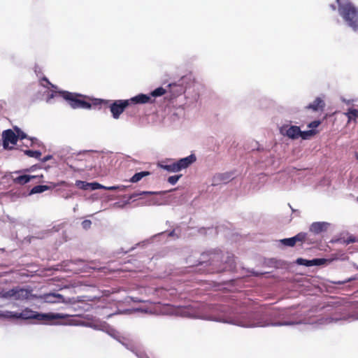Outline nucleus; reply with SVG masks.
<instances>
[{
    "mask_svg": "<svg viewBox=\"0 0 358 358\" xmlns=\"http://www.w3.org/2000/svg\"><path fill=\"white\" fill-rule=\"evenodd\" d=\"M176 314L182 317L211 320L243 328L292 326L302 323L301 321H284L270 323L263 322L256 313L250 309L238 306L210 305L208 307V313H203L196 307L189 306L178 308L176 310Z\"/></svg>",
    "mask_w": 358,
    "mask_h": 358,
    "instance_id": "1",
    "label": "nucleus"
},
{
    "mask_svg": "<svg viewBox=\"0 0 358 358\" xmlns=\"http://www.w3.org/2000/svg\"><path fill=\"white\" fill-rule=\"evenodd\" d=\"M331 9L335 11L338 9L339 15L345 23L354 31L358 30V7L349 1L336 0L335 3L329 5Z\"/></svg>",
    "mask_w": 358,
    "mask_h": 358,
    "instance_id": "2",
    "label": "nucleus"
},
{
    "mask_svg": "<svg viewBox=\"0 0 358 358\" xmlns=\"http://www.w3.org/2000/svg\"><path fill=\"white\" fill-rule=\"evenodd\" d=\"M66 315L57 313H38L29 308H24L21 312H18V320H36L42 322L45 324H57L53 321L59 319H64Z\"/></svg>",
    "mask_w": 358,
    "mask_h": 358,
    "instance_id": "3",
    "label": "nucleus"
},
{
    "mask_svg": "<svg viewBox=\"0 0 358 358\" xmlns=\"http://www.w3.org/2000/svg\"><path fill=\"white\" fill-rule=\"evenodd\" d=\"M196 159V156L192 154L176 161L169 159L166 162H162L159 164V166L168 172L176 173L189 167Z\"/></svg>",
    "mask_w": 358,
    "mask_h": 358,
    "instance_id": "4",
    "label": "nucleus"
},
{
    "mask_svg": "<svg viewBox=\"0 0 358 358\" xmlns=\"http://www.w3.org/2000/svg\"><path fill=\"white\" fill-rule=\"evenodd\" d=\"M0 296L5 299L15 300L20 301H28L36 298L32 294L31 288H24L20 286L15 287L8 290L0 292Z\"/></svg>",
    "mask_w": 358,
    "mask_h": 358,
    "instance_id": "5",
    "label": "nucleus"
},
{
    "mask_svg": "<svg viewBox=\"0 0 358 358\" xmlns=\"http://www.w3.org/2000/svg\"><path fill=\"white\" fill-rule=\"evenodd\" d=\"M97 101L99 103L108 105L112 116L115 120L119 119L120 115L129 106L127 99H118L113 101L106 99H98Z\"/></svg>",
    "mask_w": 358,
    "mask_h": 358,
    "instance_id": "6",
    "label": "nucleus"
},
{
    "mask_svg": "<svg viewBox=\"0 0 358 358\" xmlns=\"http://www.w3.org/2000/svg\"><path fill=\"white\" fill-rule=\"evenodd\" d=\"M62 98L69 101V104L73 108L91 109L92 104L85 100L80 99L81 94L71 93L69 92H62Z\"/></svg>",
    "mask_w": 358,
    "mask_h": 358,
    "instance_id": "7",
    "label": "nucleus"
},
{
    "mask_svg": "<svg viewBox=\"0 0 358 358\" xmlns=\"http://www.w3.org/2000/svg\"><path fill=\"white\" fill-rule=\"evenodd\" d=\"M280 131L282 135L292 140L297 139L301 134L300 127L295 125H283L280 127Z\"/></svg>",
    "mask_w": 358,
    "mask_h": 358,
    "instance_id": "8",
    "label": "nucleus"
},
{
    "mask_svg": "<svg viewBox=\"0 0 358 358\" xmlns=\"http://www.w3.org/2000/svg\"><path fill=\"white\" fill-rule=\"evenodd\" d=\"M3 146L4 149L10 148L9 143L15 145L17 141V136L12 129H6L2 133Z\"/></svg>",
    "mask_w": 358,
    "mask_h": 358,
    "instance_id": "9",
    "label": "nucleus"
},
{
    "mask_svg": "<svg viewBox=\"0 0 358 358\" xmlns=\"http://www.w3.org/2000/svg\"><path fill=\"white\" fill-rule=\"evenodd\" d=\"M129 103L130 104H145L147 103H152L154 99H152V96L145 94H138L129 99Z\"/></svg>",
    "mask_w": 358,
    "mask_h": 358,
    "instance_id": "10",
    "label": "nucleus"
},
{
    "mask_svg": "<svg viewBox=\"0 0 358 358\" xmlns=\"http://www.w3.org/2000/svg\"><path fill=\"white\" fill-rule=\"evenodd\" d=\"M41 298L43 299L45 302L50 303L65 302L64 296L57 293H48L41 296Z\"/></svg>",
    "mask_w": 358,
    "mask_h": 358,
    "instance_id": "11",
    "label": "nucleus"
},
{
    "mask_svg": "<svg viewBox=\"0 0 358 358\" xmlns=\"http://www.w3.org/2000/svg\"><path fill=\"white\" fill-rule=\"evenodd\" d=\"M329 223L326 222H315L310 227V231L315 234H320L327 230Z\"/></svg>",
    "mask_w": 358,
    "mask_h": 358,
    "instance_id": "12",
    "label": "nucleus"
},
{
    "mask_svg": "<svg viewBox=\"0 0 358 358\" xmlns=\"http://www.w3.org/2000/svg\"><path fill=\"white\" fill-rule=\"evenodd\" d=\"M289 308L282 309L279 311H273L268 316L271 318H280V319H285L291 317L292 315V313L289 312Z\"/></svg>",
    "mask_w": 358,
    "mask_h": 358,
    "instance_id": "13",
    "label": "nucleus"
},
{
    "mask_svg": "<svg viewBox=\"0 0 358 358\" xmlns=\"http://www.w3.org/2000/svg\"><path fill=\"white\" fill-rule=\"evenodd\" d=\"M324 101L321 98L317 97L313 103L308 104L306 108L307 109H311L313 111H317L320 109H322L324 107Z\"/></svg>",
    "mask_w": 358,
    "mask_h": 358,
    "instance_id": "14",
    "label": "nucleus"
},
{
    "mask_svg": "<svg viewBox=\"0 0 358 358\" xmlns=\"http://www.w3.org/2000/svg\"><path fill=\"white\" fill-rule=\"evenodd\" d=\"M35 176L22 175L14 179V182L17 184L24 185L30 182L31 179L36 178Z\"/></svg>",
    "mask_w": 358,
    "mask_h": 358,
    "instance_id": "15",
    "label": "nucleus"
},
{
    "mask_svg": "<svg viewBox=\"0 0 358 358\" xmlns=\"http://www.w3.org/2000/svg\"><path fill=\"white\" fill-rule=\"evenodd\" d=\"M344 114L348 117V122L355 120L358 117V110L355 108H349Z\"/></svg>",
    "mask_w": 358,
    "mask_h": 358,
    "instance_id": "16",
    "label": "nucleus"
},
{
    "mask_svg": "<svg viewBox=\"0 0 358 358\" xmlns=\"http://www.w3.org/2000/svg\"><path fill=\"white\" fill-rule=\"evenodd\" d=\"M150 175L149 171H141L135 173L130 179V182H137L140 181L143 177Z\"/></svg>",
    "mask_w": 358,
    "mask_h": 358,
    "instance_id": "17",
    "label": "nucleus"
},
{
    "mask_svg": "<svg viewBox=\"0 0 358 358\" xmlns=\"http://www.w3.org/2000/svg\"><path fill=\"white\" fill-rule=\"evenodd\" d=\"M49 189V187L47 186V185H36L35 187H34L31 191H30V194H38V193H42L46 190Z\"/></svg>",
    "mask_w": 358,
    "mask_h": 358,
    "instance_id": "18",
    "label": "nucleus"
},
{
    "mask_svg": "<svg viewBox=\"0 0 358 358\" xmlns=\"http://www.w3.org/2000/svg\"><path fill=\"white\" fill-rule=\"evenodd\" d=\"M279 243L284 246L293 247L296 243L293 237L279 240Z\"/></svg>",
    "mask_w": 358,
    "mask_h": 358,
    "instance_id": "19",
    "label": "nucleus"
},
{
    "mask_svg": "<svg viewBox=\"0 0 358 358\" xmlns=\"http://www.w3.org/2000/svg\"><path fill=\"white\" fill-rule=\"evenodd\" d=\"M63 91H55V90H51L48 92L46 101L48 103H51V100L54 99L55 97L57 96L58 95L61 96L62 97V92Z\"/></svg>",
    "mask_w": 358,
    "mask_h": 358,
    "instance_id": "20",
    "label": "nucleus"
},
{
    "mask_svg": "<svg viewBox=\"0 0 358 358\" xmlns=\"http://www.w3.org/2000/svg\"><path fill=\"white\" fill-rule=\"evenodd\" d=\"M166 93V90L162 87H157L150 94V96H152V98L161 96Z\"/></svg>",
    "mask_w": 358,
    "mask_h": 358,
    "instance_id": "21",
    "label": "nucleus"
},
{
    "mask_svg": "<svg viewBox=\"0 0 358 358\" xmlns=\"http://www.w3.org/2000/svg\"><path fill=\"white\" fill-rule=\"evenodd\" d=\"M90 182H87L82 181V180H76V186L80 189H83V190L90 189Z\"/></svg>",
    "mask_w": 358,
    "mask_h": 358,
    "instance_id": "22",
    "label": "nucleus"
},
{
    "mask_svg": "<svg viewBox=\"0 0 358 358\" xmlns=\"http://www.w3.org/2000/svg\"><path fill=\"white\" fill-rule=\"evenodd\" d=\"M315 131L313 129H310L308 131H301V134L299 137H301L303 140L309 139L311 136L315 135Z\"/></svg>",
    "mask_w": 358,
    "mask_h": 358,
    "instance_id": "23",
    "label": "nucleus"
},
{
    "mask_svg": "<svg viewBox=\"0 0 358 358\" xmlns=\"http://www.w3.org/2000/svg\"><path fill=\"white\" fill-rule=\"evenodd\" d=\"M2 315L6 318L18 320V312L7 310L3 312Z\"/></svg>",
    "mask_w": 358,
    "mask_h": 358,
    "instance_id": "24",
    "label": "nucleus"
},
{
    "mask_svg": "<svg viewBox=\"0 0 358 358\" xmlns=\"http://www.w3.org/2000/svg\"><path fill=\"white\" fill-rule=\"evenodd\" d=\"M25 155L30 157L38 159L41 156V152L38 150H27L24 151Z\"/></svg>",
    "mask_w": 358,
    "mask_h": 358,
    "instance_id": "25",
    "label": "nucleus"
},
{
    "mask_svg": "<svg viewBox=\"0 0 358 358\" xmlns=\"http://www.w3.org/2000/svg\"><path fill=\"white\" fill-rule=\"evenodd\" d=\"M158 194V192H157L141 191L139 192H135V193L132 194L130 196V199L136 198L137 196H143V195L148 196V195H154V194Z\"/></svg>",
    "mask_w": 358,
    "mask_h": 358,
    "instance_id": "26",
    "label": "nucleus"
},
{
    "mask_svg": "<svg viewBox=\"0 0 358 358\" xmlns=\"http://www.w3.org/2000/svg\"><path fill=\"white\" fill-rule=\"evenodd\" d=\"M296 262L299 265H303V266H313L312 259L308 260V259H305L303 258H298L296 259Z\"/></svg>",
    "mask_w": 358,
    "mask_h": 358,
    "instance_id": "27",
    "label": "nucleus"
},
{
    "mask_svg": "<svg viewBox=\"0 0 358 358\" xmlns=\"http://www.w3.org/2000/svg\"><path fill=\"white\" fill-rule=\"evenodd\" d=\"M307 234L306 233H299L296 236H293L295 243L304 242L306 239Z\"/></svg>",
    "mask_w": 358,
    "mask_h": 358,
    "instance_id": "28",
    "label": "nucleus"
},
{
    "mask_svg": "<svg viewBox=\"0 0 358 358\" xmlns=\"http://www.w3.org/2000/svg\"><path fill=\"white\" fill-rule=\"evenodd\" d=\"M226 262L229 266V270H234L236 268L235 260H234V256H228L227 260L226 261Z\"/></svg>",
    "mask_w": 358,
    "mask_h": 358,
    "instance_id": "29",
    "label": "nucleus"
},
{
    "mask_svg": "<svg viewBox=\"0 0 358 358\" xmlns=\"http://www.w3.org/2000/svg\"><path fill=\"white\" fill-rule=\"evenodd\" d=\"M219 178L224 182L233 178L232 174L230 173H222L218 176Z\"/></svg>",
    "mask_w": 358,
    "mask_h": 358,
    "instance_id": "30",
    "label": "nucleus"
},
{
    "mask_svg": "<svg viewBox=\"0 0 358 358\" xmlns=\"http://www.w3.org/2000/svg\"><path fill=\"white\" fill-rule=\"evenodd\" d=\"M108 334H109L113 338H115L116 340L119 341V336L118 333L113 328L108 327L107 329L106 330Z\"/></svg>",
    "mask_w": 358,
    "mask_h": 358,
    "instance_id": "31",
    "label": "nucleus"
},
{
    "mask_svg": "<svg viewBox=\"0 0 358 358\" xmlns=\"http://www.w3.org/2000/svg\"><path fill=\"white\" fill-rule=\"evenodd\" d=\"M341 100L343 103H344L346 105H351L353 103L358 101V99L356 97L351 98V99H347L345 97L341 96Z\"/></svg>",
    "mask_w": 358,
    "mask_h": 358,
    "instance_id": "32",
    "label": "nucleus"
},
{
    "mask_svg": "<svg viewBox=\"0 0 358 358\" xmlns=\"http://www.w3.org/2000/svg\"><path fill=\"white\" fill-rule=\"evenodd\" d=\"M41 85H42L43 87H45L48 88V89H49V88H50L49 87H52V88H56V87H55L54 85H52V83H51L48 80V78H47L46 77H43V78H42V80H41Z\"/></svg>",
    "mask_w": 358,
    "mask_h": 358,
    "instance_id": "33",
    "label": "nucleus"
},
{
    "mask_svg": "<svg viewBox=\"0 0 358 358\" xmlns=\"http://www.w3.org/2000/svg\"><path fill=\"white\" fill-rule=\"evenodd\" d=\"M15 131H16L15 134L17 136V139L18 138H20V139H26V138H27V134L24 132H23L22 130H20L19 128L15 127Z\"/></svg>",
    "mask_w": 358,
    "mask_h": 358,
    "instance_id": "34",
    "label": "nucleus"
},
{
    "mask_svg": "<svg viewBox=\"0 0 358 358\" xmlns=\"http://www.w3.org/2000/svg\"><path fill=\"white\" fill-rule=\"evenodd\" d=\"M181 177V175H174L168 178V182L171 185H175Z\"/></svg>",
    "mask_w": 358,
    "mask_h": 358,
    "instance_id": "35",
    "label": "nucleus"
},
{
    "mask_svg": "<svg viewBox=\"0 0 358 358\" xmlns=\"http://www.w3.org/2000/svg\"><path fill=\"white\" fill-rule=\"evenodd\" d=\"M103 188H105V186H103L96 182H90V189H91V190H95V189H103Z\"/></svg>",
    "mask_w": 358,
    "mask_h": 358,
    "instance_id": "36",
    "label": "nucleus"
},
{
    "mask_svg": "<svg viewBox=\"0 0 358 358\" xmlns=\"http://www.w3.org/2000/svg\"><path fill=\"white\" fill-rule=\"evenodd\" d=\"M327 260L326 259L315 258L312 259L313 266H320L324 264Z\"/></svg>",
    "mask_w": 358,
    "mask_h": 358,
    "instance_id": "37",
    "label": "nucleus"
},
{
    "mask_svg": "<svg viewBox=\"0 0 358 358\" xmlns=\"http://www.w3.org/2000/svg\"><path fill=\"white\" fill-rule=\"evenodd\" d=\"M81 224H82V227L83 229H88L90 228V227L92 225V222L89 220H85L82 222Z\"/></svg>",
    "mask_w": 358,
    "mask_h": 358,
    "instance_id": "38",
    "label": "nucleus"
},
{
    "mask_svg": "<svg viewBox=\"0 0 358 358\" xmlns=\"http://www.w3.org/2000/svg\"><path fill=\"white\" fill-rule=\"evenodd\" d=\"M320 124V121H317V120H315V121H313L311 122H310L308 124V127L309 128H311V129H313V128H316Z\"/></svg>",
    "mask_w": 358,
    "mask_h": 358,
    "instance_id": "39",
    "label": "nucleus"
},
{
    "mask_svg": "<svg viewBox=\"0 0 358 358\" xmlns=\"http://www.w3.org/2000/svg\"><path fill=\"white\" fill-rule=\"evenodd\" d=\"M34 71H35V73H36L37 76L40 77L41 74V69L38 66H36Z\"/></svg>",
    "mask_w": 358,
    "mask_h": 358,
    "instance_id": "40",
    "label": "nucleus"
},
{
    "mask_svg": "<svg viewBox=\"0 0 358 358\" xmlns=\"http://www.w3.org/2000/svg\"><path fill=\"white\" fill-rule=\"evenodd\" d=\"M136 355L138 358H149L146 355L143 353H136Z\"/></svg>",
    "mask_w": 358,
    "mask_h": 358,
    "instance_id": "41",
    "label": "nucleus"
},
{
    "mask_svg": "<svg viewBox=\"0 0 358 358\" xmlns=\"http://www.w3.org/2000/svg\"><path fill=\"white\" fill-rule=\"evenodd\" d=\"M118 187L117 186H110V187H106L105 186V189H108V190H115L117 189Z\"/></svg>",
    "mask_w": 358,
    "mask_h": 358,
    "instance_id": "42",
    "label": "nucleus"
},
{
    "mask_svg": "<svg viewBox=\"0 0 358 358\" xmlns=\"http://www.w3.org/2000/svg\"><path fill=\"white\" fill-rule=\"evenodd\" d=\"M51 158H52L51 155H47V156L44 157V158L43 159V162H48Z\"/></svg>",
    "mask_w": 358,
    "mask_h": 358,
    "instance_id": "43",
    "label": "nucleus"
},
{
    "mask_svg": "<svg viewBox=\"0 0 358 358\" xmlns=\"http://www.w3.org/2000/svg\"><path fill=\"white\" fill-rule=\"evenodd\" d=\"M156 203H157V201H155V200H154V199H152V200H150V201L148 202V205H154V204H156Z\"/></svg>",
    "mask_w": 358,
    "mask_h": 358,
    "instance_id": "44",
    "label": "nucleus"
},
{
    "mask_svg": "<svg viewBox=\"0 0 358 358\" xmlns=\"http://www.w3.org/2000/svg\"><path fill=\"white\" fill-rule=\"evenodd\" d=\"M66 164L71 168V169H75V167L73 166V165L72 164H70V161H67L66 162Z\"/></svg>",
    "mask_w": 358,
    "mask_h": 358,
    "instance_id": "45",
    "label": "nucleus"
},
{
    "mask_svg": "<svg viewBox=\"0 0 358 358\" xmlns=\"http://www.w3.org/2000/svg\"><path fill=\"white\" fill-rule=\"evenodd\" d=\"M29 141H31V145H32V143H34V141H36V138H29Z\"/></svg>",
    "mask_w": 358,
    "mask_h": 358,
    "instance_id": "46",
    "label": "nucleus"
},
{
    "mask_svg": "<svg viewBox=\"0 0 358 358\" xmlns=\"http://www.w3.org/2000/svg\"><path fill=\"white\" fill-rule=\"evenodd\" d=\"M355 238H350V239L348 241V243H353V242H355Z\"/></svg>",
    "mask_w": 358,
    "mask_h": 358,
    "instance_id": "47",
    "label": "nucleus"
},
{
    "mask_svg": "<svg viewBox=\"0 0 358 358\" xmlns=\"http://www.w3.org/2000/svg\"><path fill=\"white\" fill-rule=\"evenodd\" d=\"M147 243H148V241H143L142 243H138V245H144Z\"/></svg>",
    "mask_w": 358,
    "mask_h": 358,
    "instance_id": "48",
    "label": "nucleus"
},
{
    "mask_svg": "<svg viewBox=\"0 0 358 358\" xmlns=\"http://www.w3.org/2000/svg\"><path fill=\"white\" fill-rule=\"evenodd\" d=\"M174 231H172L168 234V236H171L173 235Z\"/></svg>",
    "mask_w": 358,
    "mask_h": 358,
    "instance_id": "49",
    "label": "nucleus"
},
{
    "mask_svg": "<svg viewBox=\"0 0 358 358\" xmlns=\"http://www.w3.org/2000/svg\"><path fill=\"white\" fill-rule=\"evenodd\" d=\"M166 234L165 232L161 233L159 235L161 236H165Z\"/></svg>",
    "mask_w": 358,
    "mask_h": 358,
    "instance_id": "50",
    "label": "nucleus"
},
{
    "mask_svg": "<svg viewBox=\"0 0 358 358\" xmlns=\"http://www.w3.org/2000/svg\"><path fill=\"white\" fill-rule=\"evenodd\" d=\"M328 320H329V322H332L334 320L333 318H329Z\"/></svg>",
    "mask_w": 358,
    "mask_h": 358,
    "instance_id": "51",
    "label": "nucleus"
},
{
    "mask_svg": "<svg viewBox=\"0 0 358 358\" xmlns=\"http://www.w3.org/2000/svg\"><path fill=\"white\" fill-rule=\"evenodd\" d=\"M208 230L212 231L213 230V229L209 228Z\"/></svg>",
    "mask_w": 358,
    "mask_h": 358,
    "instance_id": "52",
    "label": "nucleus"
},
{
    "mask_svg": "<svg viewBox=\"0 0 358 358\" xmlns=\"http://www.w3.org/2000/svg\"><path fill=\"white\" fill-rule=\"evenodd\" d=\"M356 320H358V316L356 317Z\"/></svg>",
    "mask_w": 358,
    "mask_h": 358,
    "instance_id": "53",
    "label": "nucleus"
},
{
    "mask_svg": "<svg viewBox=\"0 0 358 358\" xmlns=\"http://www.w3.org/2000/svg\"><path fill=\"white\" fill-rule=\"evenodd\" d=\"M356 268H357V269H358V266Z\"/></svg>",
    "mask_w": 358,
    "mask_h": 358,
    "instance_id": "54",
    "label": "nucleus"
},
{
    "mask_svg": "<svg viewBox=\"0 0 358 358\" xmlns=\"http://www.w3.org/2000/svg\"><path fill=\"white\" fill-rule=\"evenodd\" d=\"M357 159H358V155H357Z\"/></svg>",
    "mask_w": 358,
    "mask_h": 358,
    "instance_id": "55",
    "label": "nucleus"
},
{
    "mask_svg": "<svg viewBox=\"0 0 358 358\" xmlns=\"http://www.w3.org/2000/svg\"><path fill=\"white\" fill-rule=\"evenodd\" d=\"M357 201H358V198H357Z\"/></svg>",
    "mask_w": 358,
    "mask_h": 358,
    "instance_id": "56",
    "label": "nucleus"
}]
</instances>
